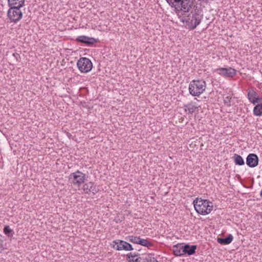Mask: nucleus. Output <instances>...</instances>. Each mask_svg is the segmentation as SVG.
<instances>
[{"instance_id": "12", "label": "nucleus", "mask_w": 262, "mask_h": 262, "mask_svg": "<svg viewBox=\"0 0 262 262\" xmlns=\"http://www.w3.org/2000/svg\"><path fill=\"white\" fill-rule=\"evenodd\" d=\"M183 250V255L187 254L188 255H192L195 254L197 249V245H190L189 244H185Z\"/></svg>"}, {"instance_id": "17", "label": "nucleus", "mask_w": 262, "mask_h": 262, "mask_svg": "<svg viewBox=\"0 0 262 262\" xmlns=\"http://www.w3.org/2000/svg\"><path fill=\"white\" fill-rule=\"evenodd\" d=\"M25 3V0H8L9 7H22Z\"/></svg>"}, {"instance_id": "2", "label": "nucleus", "mask_w": 262, "mask_h": 262, "mask_svg": "<svg viewBox=\"0 0 262 262\" xmlns=\"http://www.w3.org/2000/svg\"><path fill=\"white\" fill-rule=\"evenodd\" d=\"M193 204L195 211L202 215L209 214L213 209L212 203L207 200L197 198L193 201Z\"/></svg>"}, {"instance_id": "13", "label": "nucleus", "mask_w": 262, "mask_h": 262, "mask_svg": "<svg viewBox=\"0 0 262 262\" xmlns=\"http://www.w3.org/2000/svg\"><path fill=\"white\" fill-rule=\"evenodd\" d=\"M76 41L86 44V45H91L96 42V39L93 37L82 35L78 37L76 39Z\"/></svg>"}, {"instance_id": "28", "label": "nucleus", "mask_w": 262, "mask_h": 262, "mask_svg": "<svg viewBox=\"0 0 262 262\" xmlns=\"http://www.w3.org/2000/svg\"><path fill=\"white\" fill-rule=\"evenodd\" d=\"M13 56L17 60H18V57L20 58L19 55L18 53H13Z\"/></svg>"}, {"instance_id": "5", "label": "nucleus", "mask_w": 262, "mask_h": 262, "mask_svg": "<svg viewBox=\"0 0 262 262\" xmlns=\"http://www.w3.org/2000/svg\"><path fill=\"white\" fill-rule=\"evenodd\" d=\"M20 8L19 7H9L7 11V16L11 22L16 23L21 19L23 13L20 10Z\"/></svg>"}, {"instance_id": "20", "label": "nucleus", "mask_w": 262, "mask_h": 262, "mask_svg": "<svg viewBox=\"0 0 262 262\" xmlns=\"http://www.w3.org/2000/svg\"><path fill=\"white\" fill-rule=\"evenodd\" d=\"M184 107H185V111L188 112V113L190 114H192L197 108V107L191 103L185 104Z\"/></svg>"}, {"instance_id": "19", "label": "nucleus", "mask_w": 262, "mask_h": 262, "mask_svg": "<svg viewBox=\"0 0 262 262\" xmlns=\"http://www.w3.org/2000/svg\"><path fill=\"white\" fill-rule=\"evenodd\" d=\"M138 244L140 245L143 246L144 247H146L147 248H149L152 246V243L150 242L149 241L146 239H143L140 237L139 240L138 241Z\"/></svg>"}, {"instance_id": "1", "label": "nucleus", "mask_w": 262, "mask_h": 262, "mask_svg": "<svg viewBox=\"0 0 262 262\" xmlns=\"http://www.w3.org/2000/svg\"><path fill=\"white\" fill-rule=\"evenodd\" d=\"M203 17L202 10L196 8L187 16L184 17L182 21L186 23V27L188 29L192 30L200 24Z\"/></svg>"}, {"instance_id": "25", "label": "nucleus", "mask_w": 262, "mask_h": 262, "mask_svg": "<svg viewBox=\"0 0 262 262\" xmlns=\"http://www.w3.org/2000/svg\"><path fill=\"white\" fill-rule=\"evenodd\" d=\"M127 239L130 242H132L134 244H138V241L139 240V236H135L133 235L128 236L126 237Z\"/></svg>"}, {"instance_id": "23", "label": "nucleus", "mask_w": 262, "mask_h": 262, "mask_svg": "<svg viewBox=\"0 0 262 262\" xmlns=\"http://www.w3.org/2000/svg\"><path fill=\"white\" fill-rule=\"evenodd\" d=\"M257 94L256 92L253 90L250 91L248 93V98L249 101L251 103V101L254 100L256 96H257Z\"/></svg>"}, {"instance_id": "27", "label": "nucleus", "mask_w": 262, "mask_h": 262, "mask_svg": "<svg viewBox=\"0 0 262 262\" xmlns=\"http://www.w3.org/2000/svg\"><path fill=\"white\" fill-rule=\"evenodd\" d=\"M261 101H262L261 98L256 96L255 98L254 99V100H252V101H251V103L253 104H255L256 103L260 102Z\"/></svg>"}, {"instance_id": "24", "label": "nucleus", "mask_w": 262, "mask_h": 262, "mask_svg": "<svg viewBox=\"0 0 262 262\" xmlns=\"http://www.w3.org/2000/svg\"><path fill=\"white\" fill-rule=\"evenodd\" d=\"M142 262H158V260L154 257L148 255H146L144 258H143Z\"/></svg>"}, {"instance_id": "3", "label": "nucleus", "mask_w": 262, "mask_h": 262, "mask_svg": "<svg viewBox=\"0 0 262 262\" xmlns=\"http://www.w3.org/2000/svg\"><path fill=\"white\" fill-rule=\"evenodd\" d=\"M171 6L180 8L184 12H188L195 7L194 0H166Z\"/></svg>"}, {"instance_id": "30", "label": "nucleus", "mask_w": 262, "mask_h": 262, "mask_svg": "<svg viewBox=\"0 0 262 262\" xmlns=\"http://www.w3.org/2000/svg\"><path fill=\"white\" fill-rule=\"evenodd\" d=\"M260 195L261 198H262V189L260 191Z\"/></svg>"}, {"instance_id": "4", "label": "nucleus", "mask_w": 262, "mask_h": 262, "mask_svg": "<svg viewBox=\"0 0 262 262\" xmlns=\"http://www.w3.org/2000/svg\"><path fill=\"white\" fill-rule=\"evenodd\" d=\"M206 88L205 81L203 80H193L189 85V92L193 96H199Z\"/></svg>"}, {"instance_id": "18", "label": "nucleus", "mask_w": 262, "mask_h": 262, "mask_svg": "<svg viewBox=\"0 0 262 262\" xmlns=\"http://www.w3.org/2000/svg\"><path fill=\"white\" fill-rule=\"evenodd\" d=\"M233 159L235 165L243 166L245 164V161L241 156L235 154L233 155Z\"/></svg>"}, {"instance_id": "15", "label": "nucleus", "mask_w": 262, "mask_h": 262, "mask_svg": "<svg viewBox=\"0 0 262 262\" xmlns=\"http://www.w3.org/2000/svg\"><path fill=\"white\" fill-rule=\"evenodd\" d=\"M184 243H179L172 247V251L175 256H181L183 255V250L184 249Z\"/></svg>"}, {"instance_id": "21", "label": "nucleus", "mask_w": 262, "mask_h": 262, "mask_svg": "<svg viewBox=\"0 0 262 262\" xmlns=\"http://www.w3.org/2000/svg\"><path fill=\"white\" fill-rule=\"evenodd\" d=\"M253 113L256 116H262V104H258L254 107Z\"/></svg>"}, {"instance_id": "7", "label": "nucleus", "mask_w": 262, "mask_h": 262, "mask_svg": "<svg viewBox=\"0 0 262 262\" xmlns=\"http://www.w3.org/2000/svg\"><path fill=\"white\" fill-rule=\"evenodd\" d=\"M77 66L79 71L82 73L90 72L93 67L91 61L86 57L80 58L77 61Z\"/></svg>"}, {"instance_id": "22", "label": "nucleus", "mask_w": 262, "mask_h": 262, "mask_svg": "<svg viewBox=\"0 0 262 262\" xmlns=\"http://www.w3.org/2000/svg\"><path fill=\"white\" fill-rule=\"evenodd\" d=\"M3 231L4 233L9 237H12L14 234L13 230L11 229L8 225L4 227Z\"/></svg>"}, {"instance_id": "14", "label": "nucleus", "mask_w": 262, "mask_h": 262, "mask_svg": "<svg viewBox=\"0 0 262 262\" xmlns=\"http://www.w3.org/2000/svg\"><path fill=\"white\" fill-rule=\"evenodd\" d=\"M138 253H129L126 255V259L128 262H142L144 257H141L139 256Z\"/></svg>"}, {"instance_id": "9", "label": "nucleus", "mask_w": 262, "mask_h": 262, "mask_svg": "<svg viewBox=\"0 0 262 262\" xmlns=\"http://www.w3.org/2000/svg\"><path fill=\"white\" fill-rule=\"evenodd\" d=\"M214 71L225 77H233L236 73V71L234 69L230 67L228 68H221L215 69Z\"/></svg>"}, {"instance_id": "8", "label": "nucleus", "mask_w": 262, "mask_h": 262, "mask_svg": "<svg viewBox=\"0 0 262 262\" xmlns=\"http://www.w3.org/2000/svg\"><path fill=\"white\" fill-rule=\"evenodd\" d=\"M113 243V247L118 251H132L134 249L130 244L124 241L117 239L114 241Z\"/></svg>"}, {"instance_id": "26", "label": "nucleus", "mask_w": 262, "mask_h": 262, "mask_svg": "<svg viewBox=\"0 0 262 262\" xmlns=\"http://www.w3.org/2000/svg\"><path fill=\"white\" fill-rule=\"evenodd\" d=\"M231 100L232 97L230 96H227L225 97H224V101L225 104L227 106H231Z\"/></svg>"}, {"instance_id": "16", "label": "nucleus", "mask_w": 262, "mask_h": 262, "mask_svg": "<svg viewBox=\"0 0 262 262\" xmlns=\"http://www.w3.org/2000/svg\"><path fill=\"white\" fill-rule=\"evenodd\" d=\"M233 236L229 234L225 238L217 237V242L223 245H228L231 243L233 240Z\"/></svg>"}, {"instance_id": "10", "label": "nucleus", "mask_w": 262, "mask_h": 262, "mask_svg": "<svg viewBox=\"0 0 262 262\" xmlns=\"http://www.w3.org/2000/svg\"><path fill=\"white\" fill-rule=\"evenodd\" d=\"M259 159L255 154H250L246 158V164L251 168H254L258 164Z\"/></svg>"}, {"instance_id": "29", "label": "nucleus", "mask_w": 262, "mask_h": 262, "mask_svg": "<svg viewBox=\"0 0 262 262\" xmlns=\"http://www.w3.org/2000/svg\"><path fill=\"white\" fill-rule=\"evenodd\" d=\"M2 243H1L0 242V252H1L4 250V247Z\"/></svg>"}, {"instance_id": "11", "label": "nucleus", "mask_w": 262, "mask_h": 262, "mask_svg": "<svg viewBox=\"0 0 262 262\" xmlns=\"http://www.w3.org/2000/svg\"><path fill=\"white\" fill-rule=\"evenodd\" d=\"M83 189L84 192L88 194L92 192L95 194L98 192L96 186L91 182L84 184L83 186Z\"/></svg>"}, {"instance_id": "6", "label": "nucleus", "mask_w": 262, "mask_h": 262, "mask_svg": "<svg viewBox=\"0 0 262 262\" xmlns=\"http://www.w3.org/2000/svg\"><path fill=\"white\" fill-rule=\"evenodd\" d=\"M85 179V174L78 170L71 173L69 177V181L78 187L84 182Z\"/></svg>"}]
</instances>
